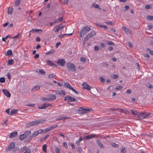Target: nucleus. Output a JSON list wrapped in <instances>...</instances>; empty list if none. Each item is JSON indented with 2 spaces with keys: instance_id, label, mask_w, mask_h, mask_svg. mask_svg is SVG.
<instances>
[{
  "instance_id": "f257e3e1",
  "label": "nucleus",
  "mask_w": 153,
  "mask_h": 153,
  "mask_svg": "<svg viewBox=\"0 0 153 153\" xmlns=\"http://www.w3.org/2000/svg\"><path fill=\"white\" fill-rule=\"evenodd\" d=\"M45 121V120L42 119L32 121L30 123H27L26 124V126L27 128H30L31 127L34 126L35 125H38L39 123H42Z\"/></svg>"
},
{
  "instance_id": "f03ea898",
  "label": "nucleus",
  "mask_w": 153,
  "mask_h": 153,
  "mask_svg": "<svg viewBox=\"0 0 153 153\" xmlns=\"http://www.w3.org/2000/svg\"><path fill=\"white\" fill-rule=\"evenodd\" d=\"M92 110L91 108H85L81 107L79 109V112L80 114H83L87 113L92 111Z\"/></svg>"
},
{
  "instance_id": "7ed1b4c3",
  "label": "nucleus",
  "mask_w": 153,
  "mask_h": 153,
  "mask_svg": "<svg viewBox=\"0 0 153 153\" xmlns=\"http://www.w3.org/2000/svg\"><path fill=\"white\" fill-rule=\"evenodd\" d=\"M66 67L70 71L75 72L76 71L75 65L72 63H67L66 64Z\"/></svg>"
},
{
  "instance_id": "20e7f679",
  "label": "nucleus",
  "mask_w": 153,
  "mask_h": 153,
  "mask_svg": "<svg viewBox=\"0 0 153 153\" xmlns=\"http://www.w3.org/2000/svg\"><path fill=\"white\" fill-rule=\"evenodd\" d=\"M91 30V28L88 26H85L82 28L80 32V36L82 37L85 34Z\"/></svg>"
},
{
  "instance_id": "39448f33",
  "label": "nucleus",
  "mask_w": 153,
  "mask_h": 153,
  "mask_svg": "<svg viewBox=\"0 0 153 153\" xmlns=\"http://www.w3.org/2000/svg\"><path fill=\"white\" fill-rule=\"evenodd\" d=\"M150 113L145 114L144 112H141L137 115L138 117L140 119H144L150 115Z\"/></svg>"
},
{
  "instance_id": "423d86ee",
  "label": "nucleus",
  "mask_w": 153,
  "mask_h": 153,
  "mask_svg": "<svg viewBox=\"0 0 153 153\" xmlns=\"http://www.w3.org/2000/svg\"><path fill=\"white\" fill-rule=\"evenodd\" d=\"M43 131V130L42 129H40L38 131L34 132L32 135L28 137L29 140H31L32 138V137H34L36 136L39 134L42 133Z\"/></svg>"
},
{
  "instance_id": "0eeeda50",
  "label": "nucleus",
  "mask_w": 153,
  "mask_h": 153,
  "mask_svg": "<svg viewBox=\"0 0 153 153\" xmlns=\"http://www.w3.org/2000/svg\"><path fill=\"white\" fill-rule=\"evenodd\" d=\"M47 100L48 101H52L56 99V96L54 94H50L47 96Z\"/></svg>"
},
{
  "instance_id": "6e6552de",
  "label": "nucleus",
  "mask_w": 153,
  "mask_h": 153,
  "mask_svg": "<svg viewBox=\"0 0 153 153\" xmlns=\"http://www.w3.org/2000/svg\"><path fill=\"white\" fill-rule=\"evenodd\" d=\"M64 100L65 101H67L68 102H74L76 100L75 98H74L70 96L65 97L64 98Z\"/></svg>"
},
{
  "instance_id": "1a4fd4ad",
  "label": "nucleus",
  "mask_w": 153,
  "mask_h": 153,
  "mask_svg": "<svg viewBox=\"0 0 153 153\" xmlns=\"http://www.w3.org/2000/svg\"><path fill=\"white\" fill-rule=\"evenodd\" d=\"M95 34L96 33L94 31H92L91 33H89L86 36L84 40L86 42L87 41L88 38L95 35Z\"/></svg>"
},
{
  "instance_id": "9d476101",
  "label": "nucleus",
  "mask_w": 153,
  "mask_h": 153,
  "mask_svg": "<svg viewBox=\"0 0 153 153\" xmlns=\"http://www.w3.org/2000/svg\"><path fill=\"white\" fill-rule=\"evenodd\" d=\"M65 63L66 61L65 60L62 59H59L57 62L58 65L62 66H64Z\"/></svg>"
},
{
  "instance_id": "9b49d317",
  "label": "nucleus",
  "mask_w": 153,
  "mask_h": 153,
  "mask_svg": "<svg viewBox=\"0 0 153 153\" xmlns=\"http://www.w3.org/2000/svg\"><path fill=\"white\" fill-rule=\"evenodd\" d=\"M52 105L51 104L48 103H45L38 107L39 109H46V108L48 106H51Z\"/></svg>"
},
{
  "instance_id": "f8f14e48",
  "label": "nucleus",
  "mask_w": 153,
  "mask_h": 153,
  "mask_svg": "<svg viewBox=\"0 0 153 153\" xmlns=\"http://www.w3.org/2000/svg\"><path fill=\"white\" fill-rule=\"evenodd\" d=\"M82 86L83 88L88 91H89L91 89L90 86L88 85L86 82H84L82 84Z\"/></svg>"
},
{
  "instance_id": "ddd939ff",
  "label": "nucleus",
  "mask_w": 153,
  "mask_h": 153,
  "mask_svg": "<svg viewBox=\"0 0 153 153\" xmlns=\"http://www.w3.org/2000/svg\"><path fill=\"white\" fill-rule=\"evenodd\" d=\"M96 136L95 134H89L84 137V139L86 140H88Z\"/></svg>"
},
{
  "instance_id": "4468645a",
  "label": "nucleus",
  "mask_w": 153,
  "mask_h": 153,
  "mask_svg": "<svg viewBox=\"0 0 153 153\" xmlns=\"http://www.w3.org/2000/svg\"><path fill=\"white\" fill-rule=\"evenodd\" d=\"M60 25L55 26L53 29V31L54 32H58L59 30L63 27V26H60Z\"/></svg>"
},
{
  "instance_id": "2eb2a0df",
  "label": "nucleus",
  "mask_w": 153,
  "mask_h": 153,
  "mask_svg": "<svg viewBox=\"0 0 153 153\" xmlns=\"http://www.w3.org/2000/svg\"><path fill=\"white\" fill-rule=\"evenodd\" d=\"M67 88L72 91L76 94H79V93L77 91H76L73 87H72L70 84H68V87Z\"/></svg>"
},
{
  "instance_id": "dca6fc26",
  "label": "nucleus",
  "mask_w": 153,
  "mask_h": 153,
  "mask_svg": "<svg viewBox=\"0 0 153 153\" xmlns=\"http://www.w3.org/2000/svg\"><path fill=\"white\" fill-rule=\"evenodd\" d=\"M17 132L16 131H14L10 133V138L14 137L17 136Z\"/></svg>"
},
{
  "instance_id": "f3484780",
  "label": "nucleus",
  "mask_w": 153,
  "mask_h": 153,
  "mask_svg": "<svg viewBox=\"0 0 153 153\" xmlns=\"http://www.w3.org/2000/svg\"><path fill=\"white\" fill-rule=\"evenodd\" d=\"M96 142L98 145V146L101 148H104L102 142L100 141L99 140H96Z\"/></svg>"
},
{
  "instance_id": "a211bd4d",
  "label": "nucleus",
  "mask_w": 153,
  "mask_h": 153,
  "mask_svg": "<svg viewBox=\"0 0 153 153\" xmlns=\"http://www.w3.org/2000/svg\"><path fill=\"white\" fill-rule=\"evenodd\" d=\"M2 91L4 94L7 97H10V92L8 91L5 89H3Z\"/></svg>"
},
{
  "instance_id": "6ab92c4d",
  "label": "nucleus",
  "mask_w": 153,
  "mask_h": 153,
  "mask_svg": "<svg viewBox=\"0 0 153 153\" xmlns=\"http://www.w3.org/2000/svg\"><path fill=\"white\" fill-rule=\"evenodd\" d=\"M40 86L39 85H36L34 86L32 89L31 91L34 92L36 90H38L40 89Z\"/></svg>"
},
{
  "instance_id": "aec40b11",
  "label": "nucleus",
  "mask_w": 153,
  "mask_h": 153,
  "mask_svg": "<svg viewBox=\"0 0 153 153\" xmlns=\"http://www.w3.org/2000/svg\"><path fill=\"white\" fill-rule=\"evenodd\" d=\"M95 25H96L97 27H101V28H104L105 29H107L108 28L106 26L104 25H102L101 24H99L97 23H95Z\"/></svg>"
},
{
  "instance_id": "412c9836",
  "label": "nucleus",
  "mask_w": 153,
  "mask_h": 153,
  "mask_svg": "<svg viewBox=\"0 0 153 153\" xmlns=\"http://www.w3.org/2000/svg\"><path fill=\"white\" fill-rule=\"evenodd\" d=\"M110 109L113 111H115L116 110L119 111L121 112H123L124 111V110H123L120 108H111Z\"/></svg>"
},
{
  "instance_id": "4be33fe9",
  "label": "nucleus",
  "mask_w": 153,
  "mask_h": 153,
  "mask_svg": "<svg viewBox=\"0 0 153 153\" xmlns=\"http://www.w3.org/2000/svg\"><path fill=\"white\" fill-rule=\"evenodd\" d=\"M39 31L40 32H40H42V30H41L40 29H33L30 31V33L31 32H32L33 33H34V32L37 33Z\"/></svg>"
},
{
  "instance_id": "5701e85b",
  "label": "nucleus",
  "mask_w": 153,
  "mask_h": 153,
  "mask_svg": "<svg viewBox=\"0 0 153 153\" xmlns=\"http://www.w3.org/2000/svg\"><path fill=\"white\" fill-rule=\"evenodd\" d=\"M122 29L124 30L125 32L127 34L130 33V31L129 29L123 26L122 27Z\"/></svg>"
},
{
  "instance_id": "b1692460",
  "label": "nucleus",
  "mask_w": 153,
  "mask_h": 153,
  "mask_svg": "<svg viewBox=\"0 0 153 153\" xmlns=\"http://www.w3.org/2000/svg\"><path fill=\"white\" fill-rule=\"evenodd\" d=\"M18 111V110L17 109H13L11 111V112L10 113V115H13L17 113Z\"/></svg>"
},
{
  "instance_id": "393cba45",
  "label": "nucleus",
  "mask_w": 153,
  "mask_h": 153,
  "mask_svg": "<svg viewBox=\"0 0 153 153\" xmlns=\"http://www.w3.org/2000/svg\"><path fill=\"white\" fill-rule=\"evenodd\" d=\"M55 52V51L54 50L52 49V50H51L50 51L47 52L45 53V54L46 55H48V54H52L53 53H54Z\"/></svg>"
},
{
  "instance_id": "a878e982",
  "label": "nucleus",
  "mask_w": 153,
  "mask_h": 153,
  "mask_svg": "<svg viewBox=\"0 0 153 153\" xmlns=\"http://www.w3.org/2000/svg\"><path fill=\"white\" fill-rule=\"evenodd\" d=\"M131 113L132 114L137 116L138 114H137V111L136 110L134 109H131Z\"/></svg>"
},
{
  "instance_id": "bb28decb",
  "label": "nucleus",
  "mask_w": 153,
  "mask_h": 153,
  "mask_svg": "<svg viewBox=\"0 0 153 153\" xmlns=\"http://www.w3.org/2000/svg\"><path fill=\"white\" fill-rule=\"evenodd\" d=\"M49 136V134L47 135L45 137L42 138L40 140V141L41 142H43L46 140Z\"/></svg>"
},
{
  "instance_id": "cd10ccee",
  "label": "nucleus",
  "mask_w": 153,
  "mask_h": 153,
  "mask_svg": "<svg viewBox=\"0 0 153 153\" xmlns=\"http://www.w3.org/2000/svg\"><path fill=\"white\" fill-rule=\"evenodd\" d=\"M47 63L50 65L53 66L54 65V64L53 62L52 61L49 60H46V61Z\"/></svg>"
},
{
  "instance_id": "c85d7f7f",
  "label": "nucleus",
  "mask_w": 153,
  "mask_h": 153,
  "mask_svg": "<svg viewBox=\"0 0 153 153\" xmlns=\"http://www.w3.org/2000/svg\"><path fill=\"white\" fill-rule=\"evenodd\" d=\"M63 19V17H61L55 20V23H59L62 21Z\"/></svg>"
},
{
  "instance_id": "c756f323",
  "label": "nucleus",
  "mask_w": 153,
  "mask_h": 153,
  "mask_svg": "<svg viewBox=\"0 0 153 153\" xmlns=\"http://www.w3.org/2000/svg\"><path fill=\"white\" fill-rule=\"evenodd\" d=\"M105 44H108L110 45H114V43L113 42L110 41H105Z\"/></svg>"
},
{
  "instance_id": "7c9ffc66",
  "label": "nucleus",
  "mask_w": 153,
  "mask_h": 153,
  "mask_svg": "<svg viewBox=\"0 0 153 153\" xmlns=\"http://www.w3.org/2000/svg\"><path fill=\"white\" fill-rule=\"evenodd\" d=\"M24 134L26 137L28 135L31 134V131H27L25 132Z\"/></svg>"
},
{
  "instance_id": "2f4dec72",
  "label": "nucleus",
  "mask_w": 153,
  "mask_h": 153,
  "mask_svg": "<svg viewBox=\"0 0 153 153\" xmlns=\"http://www.w3.org/2000/svg\"><path fill=\"white\" fill-rule=\"evenodd\" d=\"M83 140L82 137H80L78 140L76 142V143L78 146H79L80 145V142Z\"/></svg>"
},
{
  "instance_id": "473e14b6",
  "label": "nucleus",
  "mask_w": 153,
  "mask_h": 153,
  "mask_svg": "<svg viewBox=\"0 0 153 153\" xmlns=\"http://www.w3.org/2000/svg\"><path fill=\"white\" fill-rule=\"evenodd\" d=\"M92 6L95 8L97 9L99 8V5L95 3H94L92 4Z\"/></svg>"
},
{
  "instance_id": "72a5a7b5",
  "label": "nucleus",
  "mask_w": 153,
  "mask_h": 153,
  "mask_svg": "<svg viewBox=\"0 0 153 153\" xmlns=\"http://www.w3.org/2000/svg\"><path fill=\"white\" fill-rule=\"evenodd\" d=\"M61 3L63 4H67L68 1V0H60Z\"/></svg>"
},
{
  "instance_id": "f704fd0d",
  "label": "nucleus",
  "mask_w": 153,
  "mask_h": 153,
  "mask_svg": "<svg viewBox=\"0 0 153 153\" xmlns=\"http://www.w3.org/2000/svg\"><path fill=\"white\" fill-rule=\"evenodd\" d=\"M15 146V143L14 142H13L11 143H10V149H13ZM11 150V149H10Z\"/></svg>"
},
{
  "instance_id": "c9c22d12",
  "label": "nucleus",
  "mask_w": 153,
  "mask_h": 153,
  "mask_svg": "<svg viewBox=\"0 0 153 153\" xmlns=\"http://www.w3.org/2000/svg\"><path fill=\"white\" fill-rule=\"evenodd\" d=\"M147 19L149 20H153V16L148 15L147 16Z\"/></svg>"
},
{
  "instance_id": "e433bc0d",
  "label": "nucleus",
  "mask_w": 153,
  "mask_h": 153,
  "mask_svg": "<svg viewBox=\"0 0 153 153\" xmlns=\"http://www.w3.org/2000/svg\"><path fill=\"white\" fill-rule=\"evenodd\" d=\"M26 137L25 136V135L23 134H21L20 135L19 138H20V139L21 140H22L24 139V138H25Z\"/></svg>"
},
{
  "instance_id": "4c0bfd02",
  "label": "nucleus",
  "mask_w": 153,
  "mask_h": 153,
  "mask_svg": "<svg viewBox=\"0 0 153 153\" xmlns=\"http://www.w3.org/2000/svg\"><path fill=\"white\" fill-rule=\"evenodd\" d=\"M21 0H17L15 3V5L16 6H18L20 4Z\"/></svg>"
},
{
  "instance_id": "58836bf2",
  "label": "nucleus",
  "mask_w": 153,
  "mask_h": 153,
  "mask_svg": "<svg viewBox=\"0 0 153 153\" xmlns=\"http://www.w3.org/2000/svg\"><path fill=\"white\" fill-rule=\"evenodd\" d=\"M47 146L46 145H44L42 146V149L45 152H46V148H47Z\"/></svg>"
},
{
  "instance_id": "ea45409f",
  "label": "nucleus",
  "mask_w": 153,
  "mask_h": 153,
  "mask_svg": "<svg viewBox=\"0 0 153 153\" xmlns=\"http://www.w3.org/2000/svg\"><path fill=\"white\" fill-rule=\"evenodd\" d=\"M5 81V78L4 77H2L0 78V83H4Z\"/></svg>"
},
{
  "instance_id": "a19ab883",
  "label": "nucleus",
  "mask_w": 153,
  "mask_h": 153,
  "mask_svg": "<svg viewBox=\"0 0 153 153\" xmlns=\"http://www.w3.org/2000/svg\"><path fill=\"white\" fill-rule=\"evenodd\" d=\"M123 88V87L121 86H117L115 88V89L116 90H118L121 89Z\"/></svg>"
},
{
  "instance_id": "79ce46f5",
  "label": "nucleus",
  "mask_w": 153,
  "mask_h": 153,
  "mask_svg": "<svg viewBox=\"0 0 153 153\" xmlns=\"http://www.w3.org/2000/svg\"><path fill=\"white\" fill-rule=\"evenodd\" d=\"M111 145L113 147H115L116 148H117L118 147V145L115 143H111Z\"/></svg>"
},
{
  "instance_id": "37998d69",
  "label": "nucleus",
  "mask_w": 153,
  "mask_h": 153,
  "mask_svg": "<svg viewBox=\"0 0 153 153\" xmlns=\"http://www.w3.org/2000/svg\"><path fill=\"white\" fill-rule=\"evenodd\" d=\"M101 64L102 66L103 67H107L108 66V64L107 63L104 62H103Z\"/></svg>"
},
{
  "instance_id": "c03bdc74",
  "label": "nucleus",
  "mask_w": 153,
  "mask_h": 153,
  "mask_svg": "<svg viewBox=\"0 0 153 153\" xmlns=\"http://www.w3.org/2000/svg\"><path fill=\"white\" fill-rule=\"evenodd\" d=\"M39 72L41 74H44L45 73V71L42 69H40L39 70Z\"/></svg>"
},
{
  "instance_id": "a18cd8bd",
  "label": "nucleus",
  "mask_w": 153,
  "mask_h": 153,
  "mask_svg": "<svg viewBox=\"0 0 153 153\" xmlns=\"http://www.w3.org/2000/svg\"><path fill=\"white\" fill-rule=\"evenodd\" d=\"M28 149L27 148V146H24L21 149V151L22 152H23L25 151H26V150L27 149Z\"/></svg>"
},
{
  "instance_id": "49530a36",
  "label": "nucleus",
  "mask_w": 153,
  "mask_h": 153,
  "mask_svg": "<svg viewBox=\"0 0 153 153\" xmlns=\"http://www.w3.org/2000/svg\"><path fill=\"white\" fill-rule=\"evenodd\" d=\"M120 152L121 153H126V150L125 148L124 147H123L121 150Z\"/></svg>"
},
{
  "instance_id": "de8ad7c7",
  "label": "nucleus",
  "mask_w": 153,
  "mask_h": 153,
  "mask_svg": "<svg viewBox=\"0 0 153 153\" xmlns=\"http://www.w3.org/2000/svg\"><path fill=\"white\" fill-rule=\"evenodd\" d=\"M80 61L84 63L86 61V59L84 57H82L80 58Z\"/></svg>"
},
{
  "instance_id": "09e8293b",
  "label": "nucleus",
  "mask_w": 153,
  "mask_h": 153,
  "mask_svg": "<svg viewBox=\"0 0 153 153\" xmlns=\"http://www.w3.org/2000/svg\"><path fill=\"white\" fill-rule=\"evenodd\" d=\"M146 86L149 88H152V85L149 83H147L146 84Z\"/></svg>"
},
{
  "instance_id": "8fccbe9b",
  "label": "nucleus",
  "mask_w": 153,
  "mask_h": 153,
  "mask_svg": "<svg viewBox=\"0 0 153 153\" xmlns=\"http://www.w3.org/2000/svg\"><path fill=\"white\" fill-rule=\"evenodd\" d=\"M127 44L128 45V47H132L133 46V44L132 43L130 42H128L127 43Z\"/></svg>"
},
{
  "instance_id": "3c124183",
  "label": "nucleus",
  "mask_w": 153,
  "mask_h": 153,
  "mask_svg": "<svg viewBox=\"0 0 153 153\" xmlns=\"http://www.w3.org/2000/svg\"><path fill=\"white\" fill-rule=\"evenodd\" d=\"M100 80L102 83H104L105 82V79L102 77L100 78Z\"/></svg>"
},
{
  "instance_id": "603ef678",
  "label": "nucleus",
  "mask_w": 153,
  "mask_h": 153,
  "mask_svg": "<svg viewBox=\"0 0 153 153\" xmlns=\"http://www.w3.org/2000/svg\"><path fill=\"white\" fill-rule=\"evenodd\" d=\"M31 150L30 149L28 148L24 152V153H30Z\"/></svg>"
},
{
  "instance_id": "864d4df0",
  "label": "nucleus",
  "mask_w": 153,
  "mask_h": 153,
  "mask_svg": "<svg viewBox=\"0 0 153 153\" xmlns=\"http://www.w3.org/2000/svg\"><path fill=\"white\" fill-rule=\"evenodd\" d=\"M105 23L107 25H113V23L111 21L105 22Z\"/></svg>"
},
{
  "instance_id": "5fc2aeb1",
  "label": "nucleus",
  "mask_w": 153,
  "mask_h": 153,
  "mask_svg": "<svg viewBox=\"0 0 153 153\" xmlns=\"http://www.w3.org/2000/svg\"><path fill=\"white\" fill-rule=\"evenodd\" d=\"M19 34H20V33H19L17 35H16V36H13V37H11L10 36V38H11L13 39H15V38H17L19 37Z\"/></svg>"
},
{
  "instance_id": "6e6d98bb",
  "label": "nucleus",
  "mask_w": 153,
  "mask_h": 153,
  "mask_svg": "<svg viewBox=\"0 0 153 153\" xmlns=\"http://www.w3.org/2000/svg\"><path fill=\"white\" fill-rule=\"evenodd\" d=\"M55 94H57L60 95L61 94V91L59 90H56L55 91Z\"/></svg>"
},
{
  "instance_id": "4d7b16f0",
  "label": "nucleus",
  "mask_w": 153,
  "mask_h": 153,
  "mask_svg": "<svg viewBox=\"0 0 153 153\" xmlns=\"http://www.w3.org/2000/svg\"><path fill=\"white\" fill-rule=\"evenodd\" d=\"M144 56L145 57H146L148 59H149L150 58L149 55L147 53H144Z\"/></svg>"
},
{
  "instance_id": "13d9d810",
  "label": "nucleus",
  "mask_w": 153,
  "mask_h": 153,
  "mask_svg": "<svg viewBox=\"0 0 153 153\" xmlns=\"http://www.w3.org/2000/svg\"><path fill=\"white\" fill-rule=\"evenodd\" d=\"M147 51H149V53L153 55V51H151L150 49L149 50V48H148L147 49Z\"/></svg>"
},
{
  "instance_id": "bf43d9fd",
  "label": "nucleus",
  "mask_w": 153,
  "mask_h": 153,
  "mask_svg": "<svg viewBox=\"0 0 153 153\" xmlns=\"http://www.w3.org/2000/svg\"><path fill=\"white\" fill-rule=\"evenodd\" d=\"M126 93L128 94H129L131 93V89H128L126 90Z\"/></svg>"
},
{
  "instance_id": "052dcab7",
  "label": "nucleus",
  "mask_w": 153,
  "mask_h": 153,
  "mask_svg": "<svg viewBox=\"0 0 153 153\" xmlns=\"http://www.w3.org/2000/svg\"><path fill=\"white\" fill-rule=\"evenodd\" d=\"M39 57V55L38 54H36L34 56V58L35 59H37Z\"/></svg>"
},
{
  "instance_id": "680f3d73",
  "label": "nucleus",
  "mask_w": 153,
  "mask_h": 153,
  "mask_svg": "<svg viewBox=\"0 0 153 153\" xmlns=\"http://www.w3.org/2000/svg\"><path fill=\"white\" fill-rule=\"evenodd\" d=\"M145 8L146 9H149L150 8V6L149 5H146L145 6Z\"/></svg>"
},
{
  "instance_id": "e2e57ef3",
  "label": "nucleus",
  "mask_w": 153,
  "mask_h": 153,
  "mask_svg": "<svg viewBox=\"0 0 153 153\" xmlns=\"http://www.w3.org/2000/svg\"><path fill=\"white\" fill-rule=\"evenodd\" d=\"M61 95H65V92L62 90L61 91Z\"/></svg>"
},
{
  "instance_id": "0e129e2a",
  "label": "nucleus",
  "mask_w": 153,
  "mask_h": 153,
  "mask_svg": "<svg viewBox=\"0 0 153 153\" xmlns=\"http://www.w3.org/2000/svg\"><path fill=\"white\" fill-rule=\"evenodd\" d=\"M36 40L37 42H39L40 41V39L39 37L38 36L36 38Z\"/></svg>"
},
{
  "instance_id": "69168bd1",
  "label": "nucleus",
  "mask_w": 153,
  "mask_h": 153,
  "mask_svg": "<svg viewBox=\"0 0 153 153\" xmlns=\"http://www.w3.org/2000/svg\"><path fill=\"white\" fill-rule=\"evenodd\" d=\"M61 44V43L60 42H58L56 44L55 46L56 48H57Z\"/></svg>"
},
{
  "instance_id": "338daca9",
  "label": "nucleus",
  "mask_w": 153,
  "mask_h": 153,
  "mask_svg": "<svg viewBox=\"0 0 153 153\" xmlns=\"http://www.w3.org/2000/svg\"><path fill=\"white\" fill-rule=\"evenodd\" d=\"M55 151L56 153H60L59 150L58 148H56Z\"/></svg>"
},
{
  "instance_id": "774afa93",
  "label": "nucleus",
  "mask_w": 153,
  "mask_h": 153,
  "mask_svg": "<svg viewBox=\"0 0 153 153\" xmlns=\"http://www.w3.org/2000/svg\"><path fill=\"white\" fill-rule=\"evenodd\" d=\"M63 145L66 148H67V143L66 142H63Z\"/></svg>"
}]
</instances>
